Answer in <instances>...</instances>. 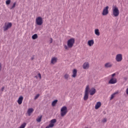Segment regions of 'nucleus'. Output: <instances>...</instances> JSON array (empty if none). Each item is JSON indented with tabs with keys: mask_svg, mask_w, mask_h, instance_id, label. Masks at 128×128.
Here are the masks:
<instances>
[{
	"mask_svg": "<svg viewBox=\"0 0 128 128\" xmlns=\"http://www.w3.org/2000/svg\"><path fill=\"white\" fill-rule=\"evenodd\" d=\"M112 10L114 16L116 17L120 16V10H118V8L116 6H113Z\"/></svg>",
	"mask_w": 128,
	"mask_h": 128,
	"instance_id": "obj_1",
	"label": "nucleus"
},
{
	"mask_svg": "<svg viewBox=\"0 0 128 128\" xmlns=\"http://www.w3.org/2000/svg\"><path fill=\"white\" fill-rule=\"evenodd\" d=\"M89 90H90V86L88 85H87L85 89V92H84V100H88Z\"/></svg>",
	"mask_w": 128,
	"mask_h": 128,
	"instance_id": "obj_2",
	"label": "nucleus"
},
{
	"mask_svg": "<svg viewBox=\"0 0 128 128\" xmlns=\"http://www.w3.org/2000/svg\"><path fill=\"white\" fill-rule=\"evenodd\" d=\"M66 114H68V108L64 106L60 109V116H64Z\"/></svg>",
	"mask_w": 128,
	"mask_h": 128,
	"instance_id": "obj_3",
	"label": "nucleus"
},
{
	"mask_svg": "<svg viewBox=\"0 0 128 128\" xmlns=\"http://www.w3.org/2000/svg\"><path fill=\"white\" fill-rule=\"evenodd\" d=\"M74 38H72L68 40L67 42V46L69 48H72V46H74Z\"/></svg>",
	"mask_w": 128,
	"mask_h": 128,
	"instance_id": "obj_4",
	"label": "nucleus"
},
{
	"mask_svg": "<svg viewBox=\"0 0 128 128\" xmlns=\"http://www.w3.org/2000/svg\"><path fill=\"white\" fill-rule=\"evenodd\" d=\"M12 26V22L5 23L4 26L3 27L4 31L6 32L8 28H10Z\"/></svg>",
	"mask_w": 128,
	"mask_h": 128,
	"instance_id": "obj_5",
	"label": "nucleus"
},
{
	"mask_svg": "<svg viewBox=\"0 0 128 128\" xmlns=\"http://www.w3.org/2000/svg\"><path fill=\"white\" fill-rule=\"evenodd\" d=\"M36 22L38 26H42V18L40 16L36 19Z\"/></svg>",
	"mask_w": 128,
	"mask_h": 128,
	"instance_id": "obj_6",
	"label": "nucleus"
},
{
	"mask_svg": "<svg viewBox=\"0 0 128 128\" xmlns=\"http://www.w3.org/2000/svg\"><path fill=\"white\" fill-rule=\"evenodd\" d=\"M116 62H120L122 60V54H118L116 57Z\"/></svg>",
	"mask_w": 128,
	"mask_h": 128,
	"instance_id": "obj_7",
	"label": "nucleus"
},
{
	"mask_svg": "<svg viewBox=\"0 0 128 128\" xmlns=\"http://www.w3.org/2000/svg\"><path fill=\"white\" fill-rule=\"evenodd\" d=\"M118 80H116V78H112L111 79L109 80L108 84H116Z\"/></svg>",
	"mask_w": 128,
	"mask_h": 128,
	"instance_id": "obj_8",
	"label": "nucleus"
},
{
	"mask_svg": "<svg viewBox=\"0 0 128 128\" xmlns=\"http://www.w3.org/2000/svg\"><path fill=\"white\" fill-rule=\"evenodd\" d=\"M103 16H106V14H108V6H106L103 12L102 13Z\"/></svg>",
	"mask_w": 128,
	"mask_h": 128,
	"instance_id": "obj_9",
	"label": "nucleus"
},
{
	"mask_svg": "<svg viewBox=\"0 0 128 128\" xmlns=\"http://www.w3.org/2000/svg\"><path fill=\"white\" fill-rule=\"evenodd\" d=\"M96 90L94 88H92L90 89L88 92L90 93V96H94L96 94Z\"/></svg>",
	"mask_w": 128,
	"mask_h": 128,
	"instance_id": "obj_10",
	"label": "nucleus"
},
{
	"mask_svg": "<svg viewBox=\"0 0 128 128\" xmlns=\"http://www.w3.org/2000/svg\"><path fill=\"white\" fill-rule=\"evenodd\" d=\"M82 66L84 70H88V68H90V64L88 62H86L83 64Z\"/></svg>",
	"mask_w": 128,
	"mask_h": 128,
	"instance_id": "obj_11",
	"label": "nucleus"
},
{
	"mask_svg": "<svg viewBox=\"0 0 128 128\" xmlns=\"http://www.w3.org/2000/svg\"><path fill=\"white\" fill-rule=\"evenodd\" d=\"M56 119H52L50 121V124H49V126H52V128H54V124H56Z\"/></svg>",
	"mask_w": 128,
	"mask_h": 128,
	"instance_id": "obj_12",
	"label": "nucleus"
},
{
	"mask_svg": "<svg viewBox=\"0 0 128 128\" xmlns=\"http://www.w3.org/2000/svg\"><path fill=\"white\" fill-rule=\"evenodd\" d=\"M22 100H24V97L22 96H20L17 102L18 104H22Z\"/></svg>",
	"mask_w": 128,
	"mask_h": 128,
	"instance_id": "obj_13",
	"label": "nucleus"
},
{
	"mask_svg": "<svg viewBox=\"0 0 128 128\" xmlns=\"http://www.w3.org/2000/svg\"><path fill=\"white\" fill-rule=\"evenodd\" d=\"M112 64L110 62H106L104 64V68H112Z\"/></svg>",
	"mask_w": 128,
	"mask_h": 128,
	"instance_id": "obj_14",
	"label": "nucleus"
},
{
	"mask_svg": "<svg viewBox=\"0 0 128 128\" xmlns=\"http://www.w3.org/2000/svg\"><path fill=\"white\" fill-rule=\"evenodd\" d=\"M94 40H89L88 42V44L89 46H94Z\"/></svg>",
	"mask_w": 128,
	"mask_h": 128,
	"instance_id": "obj_15",
	"label": "nucleus"
},
{
	"mask_svg": "<svg viewBox=\"0 0 128 128\" xmlns=\"http://www.w3.org/2000/svg\"><path fill=\"white\" fill-rule=\"evenodd\" d=\"M58 62V58L53 57L51 60V64H54Z\"/></svg>",
	"mask_w": 128,
	"mask_h": 128,
	"instance_id": "obj_16",
	"label": "nucleus"
},
{
	"mask_svg": "<svg viewBox=\"0 0 128 128\" xmlns=\"http://www.w3.org/2000/svg\"><path fill=\"white\" fill-rule=\"evenodd\" d=\"M100 106H102V103L100 102H97L95 106V109L98 110L100 108Z\"/></svg>",
	"mask_w": 128,
	"mask_h": 128,
	"instance_id": "obj_17",
	"label": "nucleus"
},
{
	"mask_svg": "<svg viewBox=\"0 0 128 128\" xmlns=\"http://www.w3.org/2000/svg\"><path fill=\"white\" fill-rule=\"evenodd\" d=\"M77 73H78V70H76V69H74L73 72H72V77L76 78V76Z\"/></svg>",
	"mask_w": 128,
	"mask_h": 128,
	"instance_id": "obj_18",
	"label": "nucleus"
},
{
	"mask_svg": "<svg viewBox=\"0 0 128 128\" xmlns=\"http://www.w3.org/2000/svg\"><path fill=\"white\" fill-rule=\"evenodd\" d=\"M94 34L97 36H100V30L98 29H96L94 30Z\"/></svg>",
	"mask_w": 128,
	"mask_h": 128,
	"instance_id": "obj_19",
	"label": "nucleus"
},
{
	"mask_svg": "<svg viewBox=\"0 0 128 128\" xmlns=\"http://www.w3.org/2000/svg\"><path fill=\"white\" fill-rule=\"evenodd\" d=\"M33 112H34V108H28V114L30 116V114H32Z\"/></svg>",
	"mask_w": 128,
	"mask_h": 128,
	"instance_id": "obj_20",
	"label": "nucleus"
},
{
	"mask_svg": "<svg viewBox=\"0 0 128 128\" xmlns=\"http://www.w3.org/2000/svg\"><path fill=\"white\" fill-rule=\"evenodd\" d=\"M118 94V92H115L114 93L112 94L111 95V97L110 98V100H112V98H114V96H116V94Z\"/></svg>",
	"mask_w": 128,
	"mask_h": 128,
	"instance_id": "obj_21",
	"label": "nucleus"
},
{
	"mask_svg": "<svg viewBox=\"0 0 128 128\" xmlns=\"http://www.w3.org/2000/svg\"><path fill=\"white\" fill-rule=\"evenodd\" d=\"M56 104H58V100H54L52 104V106H55Z\"/></svg>",
	"mask_w": 128,
	"mask_h": 128,
	"instance_id": "obj_22",
	"label": "nucleus"
},
{
	"mask_svg": "<svg viewBox=\"0 0 128 128\" xmlns=\"http://www.w3.org/2000/svg\"><path fill=\"white\" fill-rule=\"evenodd\" d=\"M70 78V75L68 74H66L64 75V78L66 80H68V78Z\"/></svg>",
	"mask_w": 128,
	"mask_h": 128,
	"instance_id": "obj_23",
	"label": "nucleus"
},
{
	"mask_svg": "<svg viewBox=\"0 0 128 128\" xmlns=\"http://www.w3.org/2000/svg\"><path fill=\"white\" fill-rule=\"evenodd\" d=\"M42 116H40V117H38V118L36 120V122H42Z\"/></svg>",
	"mask_w": 128,
	"mask_h": 128,
	"instance_id": "obj_24",
	"label": "nucleus"
},
{
	"mask_svg": "<svg viewBox=\"0 0 128 128\" xmlns=\"http://www.w3.org/2000/svg\"><path fill=\"white\" fill-rule=\"evenodd\" d=\"M38 34H34L32 36V40H36V38H38Z\"/></svg>",
	"mask_w": 128,
	"mask_h": 128,
	"instance_id": "obj_25",
	"label": "nucleus"
},
{
	"mask_svg": "<svg viewBox=\"0 0 128 128\" xmlns=\"http://www.w3.org/2000/svg\"><path fill=\"white\" fill-rule=\"evenodd\" d=\"M16 2H14L13 6L10 8V10H14L16 7Z\"/></svg>",
	"mask_w": 128,
	"mask_h": 128,
	"instance_id": "obj_26",
	"label": "nucleus"
},
{
	"mask_svg": "<svg viewBox=\"0 0 128 128\" xmlns=\"http://www.w3.org/2000/svg\"><path fill=\"white\" fill-rule=\"evenodd\" d=\"M26 126V123L24 122L23 124H22L19 128H25Z\"/></svg>",
	"mask_w": 128,
	"mask_h": 128,
	"instance_id": "obj_27",
	"label": "nucleus"
},
{
	"mask_svg": "<svg viewBox=\"0 0 128 128\" xmlns=\"http://www.w3.org/2000/svg\"><path fill=\"white\" fill-rule=\"evenodd\" d=\"M40 97V94H38L36 96H35L34 100H38Z\"/></svg>",
	"mask_w": 128,
	"mask_h": 128,
	"instance_id": "obj_28",
	"label": "nucleus"
},
{
	"mask_svg": "<svg viewBox=\"0 0 128 128\" xmlns=\"http://www.w3.org/2000/svg\"><path fill=\"white\" fill-rule=\"evenodd\" d=\"M10 4V0H7L6 1V4L8 5Z\"/></svg>",
	"mask_w": 128,
	"mask_h": 128,
	"instance_id": "obj_29",
	"label": "nucleus"
},
{
	"mask_svg": "<svg viewBox=\"0 0 128 128\" xmlns=\"http://www.w3.org/2000/svg\"><path fill=\"white\" fill-rule=\"evenodd\" d=\"M107 120H106V118H104V119L102 120V122H106Z\"/></svg>",
	"mask_w": 128,
	"mask_h": 128,
	"instance_id": "obj_30",
	"label": "nucleus"
},
{
	"mask_svg": "<svg viewBox=\"0 0 128 128\" xmlns=\"http://www.w3.org/2000/svg\"><path fill=\"white\" fill-rule=\"evenodd\" d=\"M64 48L65 50H68V48H68V46L66 45H64Z\"/></svg>",
	"mask_w": 128,
	"mask_h": 128,
	"instance_id": "obj_31",
	"label": "nucleus"
},
{
	"mask_svg": "<svg viewBox=\"0 0 128 128\" xmlns=\"http://www.w3.org/2000/svg\"><path fill=\"white\" fill-rule=\"evenodd\" d=\"M38 76L40 78V80H42V75L40 74V73L38 74Z\"/></svg>",
	"mask_w": 128,
	"mask_h": 128,
	"instance_id": "obj_32",
	"label": "nucleus"
},
{
	"mask_svg": "<svg viewBox=\"0 0 128 128\" xmlns=\"http://www.w3.org/2000/svg\"><path fill=\"white\" fill-rule=\"evenodd\" d=\"M4 86L2 87V88L1 90H0V92H4Z\"/></svg>",
	"mask_w": 128,
	"mask_h": 128,
	"instance_id": "obj_33",
	"label": "nucleus"
},
{
	"mask_svg": "<svg viewBox=\"0 0 128 128\" xmlns=\"http://www.w3.org/2000/svg\"><path fill=\"white\" fill-rule=\"evenodd\" d=\"M50 44H52V38H50Z\"/></svg>",
	"mask_w": 128,
	"mask_h": 128,
	"instance_id": "obj_34",
	"label": "nucleus"
},
{
	"mask_svg": "<svg viewBox=\"0 0 128 128\" xmlns=\"http://www.w3.org/2000/svg\"><path fill=\"white\" fill-rule=\"evenodd\" d=\"M116 73H114L113 74H112V78H114V76H116Z\"/></svg>",
	"mask_w": 128,
	"mask_h": 128,
	"instance_id": "obj_35",
	"label": "nucleus"
},
{
	"mask_svg": "<svg viewBox=\"0 0 128 128\" xmlns=\"http://www.w3.org/2000/svg\"><path fill=\"white\" fill-rule=\"evenodd\" d=\"M34 57L32 56V57L31 58V60H34Z\"/></svg>",
	"mask_w": 128,
	"mask_h": 128,
	"instance_id": "obj_36",
	"label": "nucleus"
},
{
	"mask_svg": "<svg viewBox=\"0 0 128 128\" xmlns=\"http://www.w3.org/2000/svg\"><path fill=\"white\" fill-rule=\"evenodd\" d=\"M0 70H2V64H0Z\"/></svg>",
	"mask_w": 128,
	"mask_h": 128,
	"instance_id": "obj_37",
	"label": "nucleus"
},
{
	"mask_svg": "<svg viewBox=\"0 0 128 128\" xmlns=\"http://www.w3.org/2000/svg\"><path fill=\"white\" fill-rule=\"evenodd\" d=\"M124 80H128V78L127 77H124Z\"/></svg>",
	"mask_w": 128,
	"mask_h": 128,
	"instance_id": "obj_38",
	"label": "nucleus"
},
{
	"mask_svg": "<svg viewBox=\"0 0 128 128\" xmlns=\"http://www.w3.org/2000/svg\"><path fill=\"white\" fill-rule=\"evenodd\" d=\"M34 78H38V76H35Z\"/></svg>",
	"mask_w": 128,
	"mask_h": 128,
	"instance_id": "obj_39",
	"label": "nucleus"
}]
</instances>
